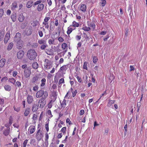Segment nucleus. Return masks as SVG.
<instances>
[{"mask_svg": "<svg viewBox=\"0 0 147 147\" xmlns=\"http://www.w3.org/2000/svg\"><path fill=\"white\" fill-rule=\"evenodd\" d=\"M89 26L92 28L93 29H94L95 28V24L94 23H91L89 24Z\"/></svg>", "mask_w": 147, "mask_h": 147, "instance_id": "58836bf2", "label": "nucleus"}, {"mask_svg": "<svg viewBox=\"0 0 147 147\" xmlns=\"http://www.w3.org/2000/svg\"><path fill=\"white\" fill-rule=\"evenodd\" d=\"M67 47V44L65 43H63L61 45L62 48L63 49H65Z\"/></svg>", "mask_w": 147, "mask_h": 147, "instance_id": "79ce46f5", "label": "nucleus"}, {"mask_svg": "<svg viewBox=\"0 0 147 147\" xmlns=\"http://www.w3.org/2000/svg\"><path fill=\"white\" fill-rule=\"evenodd\" d=\"M4 88L6 90L8 91H9L11 89V86L8 85H5L4 86Z\"/></svg>", "mask_w": 147, "mask_h": 147, "instance_id": "bb28decb", "label": "nucleus"}, {"mask_svg": "<svg viewBox=\"0 0 147 147\" xmlns=\"http://www.w3.org/2000/svg\"><path fill=\"white\" fill-rule=\"evenodd\" d=\"M13 46V44L12 42H11L9 43V44L8 47H7V49L9 51V50H11L12 49Z\"/></svg>", "mask_w": 147, "mask_h": 147, "instance_id": "c756f323", "label": "nucleus"}, {"mask_svg": "<svg viewBox=\"0 0 147 147\" xmlns=\"http://www.w3.org/2000/svg\"><path fill=\"white\" fill-rule=\"evenodd\" d=\"M4 35V33L3 32H0V41L3 39Z\"/></svg>", "mask_w": 147, "mask_h": 147, "instance_id": "473e14b6", "label": "nucleus"}, {"mask_svg": "<svg viewBox=\"0 0 147 147\" xmlns=\"http://www.w3.org/2000/svg\"><path fill=\"white\" fill-rule=\"evenodd\" d=\"M35 130V127L34 125H31L29 128L28 131L30 134H33Z\"/></svg>", "mask_w": 147, "mask_h": 147, "instance_id": "f8f14e48", "label": "nucleus"}, {"mask_svg": "<svg viewBox=\"0 0 147 147\" xmlns=\"http://www.w3.org/2000/svg\"><path fill=\"white\" fill-rule=\"evenodd\" d=\"M42 2V1H41L38 0V1L35 2L34 3V5H38V4L39 5V4H40V3H41Z\"/></svg>", "mask_w": 147, "mask_h": 147, "instance_id": "6e6d98bb", "label": "nucleus"}, {"mask_svg": "<svg viewBox=\"0 0 147 147\" xmlns=\"http://www.w3.org/2000/svg\"><path fill=\"white\" fill-rule=\"evenodd\" d=\"M88 64V63L86 62H85L84 63V64L83 65V68L84 69L87 70L88 69V68L87 67V65Z\"/></svg>", "mask_w": 147, "mask_h": 147, "instance_id": "e433bc0d", "label": "nucleus"}, {"mask_svg": "<svg viewBox=\"0 0 147 147\" xmlns=\"http://www.w3.org/2000/svg\"><path fill=\"white\" fill-rule=\"evenodd\" d=\"M46 79L45 78H43L41 80V84L40 86L41 87L44 86L46 83Z\"/></svg>", "mask_w": 147, "mask_h": 147, "instance_id": "4be33fe9", "label": "nucleus"}, {"mask_svg": "<svg viewBox=\"0 0 147 147\" xmlns=\"http://www.w3.org/2000/svg\"><path fill=\"white\" fill-rule=\"evenodd\" d=\"M64 83V80L63 78H62L61 79L59 82V84H60L62 83Z\"/></svg>", "mask_w": 147, "mask_h": 147, "instance_id": "603ef678", "label": "nucleus"}, {"mask_svg": "<svg viewBox=\"0 0 147 147\" xmlns=\"http://www.w3.org/2000/svg\"><path fill=\"white\" fill-rule=\"evenodd\" d=\"M6 60L5 59H2L0 60V67H2L5 63Z\"/></svg>", "mask_w": 147, "mask_h": 147, "instance_id": "aec40b11", "label": "nucleus"}, {"mask_svg": "<svg viewBox=\"0 0 147 147\" xmlns=\"http://www.w3.org/2000/svg\"><path fill=\"white\" fill-rule=\"evenodd\" d=\"M14 109L15 111L17 112H19L20 110V107H14Z\"/></svg>", "mask_w": 147, "mask_h": 147, "instance_id": "680f3d73", "label": "nucleus"}, {"mask_svg": "<svg viewBox=\"0 0 147 147\" xmlns=\"http://www.w3.org/2000/svg\"><path fill=\"white\" fill-rule=\"evenodd\" d=\"M115 102V100H110L109 101L108 103L107 104L108 107H110L111 105L114 104Z\"/></svg>", "mask_w": 147, "mask_h": 147, "instance_id": "72a5a7b5", "label": "nucleus"}, {"mask_svg": "<svg viewBox=\"0 0 147 147\" xmlns=\"http://www.w3.org/2000/svg\"><path fill=\"white\" fill-rule=\"evenodd\" d=\"M33 101V98L32 96L30 95H28L27 98V101L28 102L29 104H30Z\"/></svg>", "mask_w": 147, "mask_h": 147, "instance_id": "2eb2a0df", "label": "nucleus"}, {"mask_svg": "<svg viewBox=\"0 0 147 147\" xmlns=\"http://www.w3.org/2000/svg\"><path fill=\"white\" fill-rule=\"evenodd\" d=\"M68 68L67 65H63L60 67V70L63 71H66V70Z\"/></svg>", "mask_w": 147, "mask_h": 147, "instance_id": "5701e85b", "label": "nucleus"}, {"mask_svg": "<svg viewBox=\"0 0 147 147\" xmlns=\"http://www.w3.org/2000/svg\"><path fill=\"white\" fill-rule=\"evenodd\" d=\"M10 36V34L9 32H7L5 36L4 42L5 44H6L9 40Z\"/></svg>", "mask_w": 147, "mask_h": 147, "instance_id": "9b49d317", "label": "nucleus"}, {"mask_svg": "<svg viewBox=\"0 0 147 147\" xmlns=\"http://www.w3.org/2000/svg\"><path fill=\"white\" fill-rule=\"evenodd\" d=\"M66 101L65 100H63V101L62 103L61 104V106L62 107H65L66 105Z\"/></svg>", "mask_w": 147, "mask_h": 147, "instance_id": "ea45409f", "label": "nucleus"}, {"mask_svg": "<svg viewBox=\"0 0 147 147\" xmlns=\"http://www.w3.org/2000/svg\"><path fill=\"white\" fill-rule=\"evenodd\" d=\"M58 40H59V41L60 42H63V41L64 40L63 38L61 37H59L58 38Z\"/></svg>", "mask_w": 147, "mask_h": 147, "instance_id": "052dcab7", "label": "nucleus"}, {"mask_svg": "<svg viewBox=\"0 0 147 147\" xmlns=\"http://www.w3.org/2000/svg\"><path fill=\"white\" fill-rule=\"evenodd\" d=\"M49 136L48 135V134L47 133L46 134V135H45V141H46L47 142V143H48V140L49 139Z\"/></svg>", "mask_w": 147, "mask_h": 147, "instance_id": "13d9d810", "label": "nucleus"}, {"mask_svg": "<svg viewBox=\"0 0 147 147\" xmlns=\"http://www.w3.org/2000/svg\"><path fill=\"white\" fill-rule=\"evenodd\" d=\"M71 26H72L73 28H75L76 27H78L79 26V24L76 22L75 21H74L72 23V24L71 25Z\"/></svg>", "mask_w": 147, "mask_h": 147, "instance_id": "412c9836", "label": "nucleus"}, {"mask_svg": "<svg viewBox=\"0 0 147 147\" xmlns=\"http://www.w3.org/2000/svg\"><path fill=\"white\" fill-rule=\"evenodd\" d=\"M76 78H77V80L79 82H81L82 80V79L80 77H79V76H77Z\"/></svg>", "mask_w": 147, "mask_h": 147, "instance_id": "338daca9", "label": "nucleus"}, {"mask_svg": "<svg viewBox=\"0 0 147 147\" xmlns=\"http://www.w3.org/2000/svg\"><path fill=\"white\" fill-rule=\"evenodd\" d=\"M4 100L3 99H0V105L3 106L4 104Z\"/></svg>", "mask_w": 147, "mask_h": 147, "instance_id": "69168bd1", "label": "nucleus"}, {"mask_svg": "<svg viewBox=\"0 0 147 147\" xmlns=\"http://www.w3.org/2000/svg\"><path fill=\"white\" fill-rule=\"evenodd\" d=\"M46 98H41L38 102V106L40 108H43L45 105L46 102L45 101Z\"/></svg>", "mask_w": 147, "mask_h": 147, "instance_id": "20e7f679", "label": "nucleus"}, {"mask_svg": "<svg viewBox=\"0 0 147 147\" xmlns=\"http://www.w3.org/2000/svg\"><path fill=\"white\" fill-rule=\"evenodd\" d=\"M47 113L50 117H52L53 115H52L51 112L50 110H49L48 111Z\"/></svg>", "mask_w": 147, "mask_h": 147, "instance_id": "e2e57ef3", "label": "nucleus"}, {"mask_svg": "<svg viewBox=\"0 0 147 147\" xmlns=\"http://www.w3.org/2000/svg\"><path fill=\"white\" fill-rule=\"evenodd\" d=\"M17 7V2L16 1L13 3L11 5V9L12 10H14Z\"/></svg>", "mask_w": 147, "mask_h": 147, "instance_id": "a211bd4d", "label": "nucleus"}, {"mask_svg": "<svg viewBox=\"0 0 147 147\" xmlns=\"http://www.w3.org/2000/svg\"><path fill=\"white\" fill-rule=\"evenodd\" d=\"M38 66V63L37 62H34L32 64V67L34 69H37Z\"/></svg>", "mask_w": 147, "mask_h": 147, "instance_id": "2f4dec72", "label": "nucleus"}, {"mask_svg": "<svg viewBox=\"0 0 147 147\" xmlns=\"http://www.w3.org/2000/svg\"><path fill=\"white\" fill-rule=\"evenodd\" d=\"M28 140L27 139L25 140L23 143V147H26L28 143Z\"/></svg>", "mask_w": 147, "mask_h": 147, "instance_id": "37998d69", "label": "nucleus"}, {"mask_svg": "<svg viewBox=\"0 0 147 147\" xmlns=\"http://www.w3.org/2000/svg\"><path fill=\"white\" fill-rule=\"evenodd\" d=\"M53 101L52 100H51L48 105V107L49 108H51L52 107V103Z\"/></svg>", "mask_w": 147, "mask_h": 147, "instance_id": "864d4df0", "label": "nucleus"}, {"mask_svg": "<svg viewBox=\"0 0 147 147\" xmlns=\"http://www.w3.org/2000/svg\"><path fill=\"white\" fill-rule=\"evenodd\" d=\"M43 24L45 25V28L48 29L49 27V26L48 25V23H46L45 22H43L42 23Z\"/></svg>", "mask_w": 147, "mask_h": 147, "instance_id": "8fccbe9b", "label": "nucleus"}, {"mask_svg": "<svg viewBox=\"0 0 147 147\" xmlns=\"http://www.w3.org/2000/svg\"><path fill=\"white\" fill-rule=\"evenodd\" d=\"M16 14H12L11 16V18L13 22H15L16 20Z\"/></svg>", "mask_w": 147, "mask_h": 147, "instance_id": "c85d7f7f", "label": "nucleus"}, {"mask_svg": "<svg viewBox=\"0 0 147 147\" xmlns=\"http://www.w3.org/2000/svg\"><path fill=\"white\" fill-rule=\"evenodd\" d=\"M15 85L16 86H17L19 87L21 86V84L20 82L17 81L16 82V84H15Z\"/></svg>", "mask_w": 147, "mask_h": 147, "instance_id": "a19ab883", "label": "nucleus"}, {"mask_svg": "<svg viewBox=\"0 0 147 147\" xmlns=\"http://www.w3.org/2000/svg\"><path fill=\"white\" fill-rule=\"evenodd\" d=\"M40 80L39 76L38 75H35L32 78L31 81L32 83H34L39 82Z\"/></svg>", "mask_w": 147, "mask_h": 147, "instance_id": "6e6552de", "label": "nucleus"}, {"mask_svg": "<svg viewBox=\"0 0 147 147\" xmlns=\"http://www.w3.org/2000/svg\"><path fill=\"white\" fill-rule=\"evenodd\" d=\"M80 9L82 12H85L86 10V5L85 4H82L80 7Z\"/></svg>", "mask_w": 147, "mask_h": 147, "instance_id": "f3484780", "label": "nucleus"}, {"mask_svg": "<svg viewBox=\"0 0 147 147\" xmlns=\"http://www.w3.org/2000/svg\"><path fill=\"white\" fill-rule=\"evenodd\" d=\"M44 69L45 70L50 69L51 67V64L50 61L47 59H45L44 65Z\"/></svg>", "mask_w": 147, "mask_h": 147, "instance_id": "7ed1b4c3", "label": "nucleus"}, {"mask_svg": "<svg viewBox=\"0 0 147 147\" xmlns=\"http://www.w3.org/2000/svg\"><path fill=\"white\" fill-rule=\"evenodd\" d=\"M82 29L83 30L85 31H89L90 29V27L86 26L83 27Z\"/></svg>", "mask_w": 147, "mask_h": 147, "instance_id": "4c0bfd02", "label": "nucleus"}, {"mask_svg": "<svg viewBox=\"0 0 147 147\" xmlns=\"http://www.w3.org/2000/svg\"><path fill=\"white\" fill-rule=\"evenodd\" d=\"M30 111V109L29 108H27L26 109L24 113V116H27L29 114Z\"/></svg>", "mask_w": 147, "mask_h": 147, "instance_id": "a878e982", "label": "nucleus"}, {"mask_svg": "<svg viewBox=\"0 0 147 147\" xmlns=\"http://www.w3.org/2000/svg\"><path fill=\"white\" fill-rule=\"evenodd\" d=\"M98 59L96 57H94L93 58V61L94 63H95L97 61Z\"/></svg>", "mask_w": 147, "mask_h": 147, "instance_id": "4d7b16f0", "label": "nucleus"}, {"mask_svg": "<svg viewBox=\"0 0 147 147\" xmlns=\"http://www.w3.org/2000/svg\"><path fill=\"white\" fill-rule=\"evenodd\" d=\"M38 43L40 45H43L45 44L46 43V41L43 39H39L38 41Z\"/></svg>", "mask_w": 147, "mask_h": 147, "instance_id": "393cba45", "label": "nucleus"}, {"mask_svg": "<svg viewBox=\"0 0 147 147\" xmlns=\"http://www.w3.org/2000/svg\"><path fill=\"white\" fill-rule=\"evenodd\" d=\"M52 50H50V51H47L46 52V53L49 55H51L53 54V52L52 51Z\"/></svg>", "mask_w": 147, "mask_h": 147, "instance_id": "774afa93", "label": "nucleus"}, {"mask_svg": "<svg viewBox=\"0 0 147 147\" xmlns=\"http://www.w3.org/2000/svg\"><path fill=\"white\" fill-rule=\"evenodd\" d=\"M37 54L34 50L31 49L28 51L27 53L28 58L30 60L34 59L36 56Z\"/></svg>", "mask_w": 147, "mask_h": 147, "instance_id": "f257e3e1", "label": "nucleus"}, {"mask_svg": "<svg viewBox=\"0 0 147 147\" xmlns=\"http://www.w3.org/2000/svg\"><path fill=\"white\" fill-rule=\"evenodd\" d=\"M38 88V87L37 85H36L35 86L33 87V90L34 91H37Z\"/></svg>", "mask_w": 147, "mask_h": 147, "instance_id": "bf43d9fd", "label": "nucleus"}, {"mask_svg": "<svg viewBox=\"0 0 147 147\" xmlns=\"http://www.w3.org/2000/svg\"><path fill=\"white\" fill-rule=\"evenodd\" d=\"M37 115L35 114H33L32 117V119H33V120L34 121L36 120L37 119Z\"/></svg>", "mask_w": 147, "mask_h": 147, "instance_id": "49530a36", "label": "nucleus"}, {"mask_svg": "<svg viewBox=\"0 0 147 147\" xmlns=\"http://www.w3.org/2000/svg\"><path fill=\"white\" fill-rule=\"evenodd\" d=\"M9 81L13 84H15L16 81L15 79L13 78H10L9 79Z\"/></svg>", "mask_w": 147, "mask_h": 147, "instance_id": "cd10ccee", "label": "nucleus"}, {"mask_svg": "<svg viewBox=\"0 0 147 147\" xmlns=\"http://www.w3.org/2000/svg\"><path fill=\"white\" fill-rule=\"evenodd\" d=\"M43 95L42 98H47L48 96V93L46 91H44L43 90H40L37 92L36 96V98L41 97Z\"/></svg>", "mask_w": 147, "mask_h": 147, "instance_id": "f03ea898", "label": "nucleus"}, {"mask_svg": "<svg viewBox=\"0 0 147 147\" xmlns=\"http://www.w3.org/2000/svg\"><path fill=\"white\" fill-rule=\"evenodd\" d=\"M17 42V47L18 49H21L22 47L23 44V41L21 40L17 41L16 42Z\"/></svg>", "mask_w": 147, "mask_h": 147, "instance_id": "0eeeda50", "label": "nucleus"}, {"mask_svg": "<svg viewBox=\"0 0 147 147\" xmlns=\"http://www.w3.org/2000/svg\"><path fill=\"white\" fill-rule=\"evenodd\" d=\"M24 51L22 50H19L17 53V57L19 59H21L24 56Z\"/></svg>", "mask_w": 147, "mask_h": 147, "instance_id": "423d86ee", "label": "nucleus"}, {"mask_svg": "<svg viewBox=\"0 0 147 147\" xmlns=\"http://www.w3.org/2000/svg\"><path fill=\"white\" fill-rule=\"evenodd\" d=\"M32 47L33 48H36L38 46L37 43L36 42L33 43L31 45Z\"/></svg>", "mask_w": 147, "mask_h": 147, "instance_id": "c03bdc74", "label": "nucleus"}, {"mask_svg": "<svg viewBox=\"0 0 147 147\" xmlns=\"http://www.w3.org/2000/svg\"><path fill=\"white\" fill-rule=\"evenodd\" d=\"M32 28L31 27L27 29L25 31V33L26 35H29L32 34Z\"/></svg>", "mask_w": 147, "mask_h": 147, "instance_id": "4468645a", "label": "nucleus"}, {"mask_svg": "<svg viewBox=\"0 0 147 147\" xmlns=\"http://www.w3.org/2000/svg\"><path fill=\"white\" fill-rule=\"evenodd\" d=\"M75 28H73L72 26H71V25L68 27L67 28V34L69 35L70 34L72 31L75 29Z\"/></svg>", "mask_w": 147, "mask_h": 147, "instance_id": "dca6fc26", "label": "nucleus"}, {"mask_svg": "<svg viewBox=\"0 0 147 147\" xmlns=\"http://www.w3.org/2000/svg\"><path fill=\"white\" fill-rule=\"evenodd\" d=\"M33 3V2L31 1H28L26 4L27 7L28 8H30L32 5Z\"/></svg>", "mask_w": 147, "mask_h": 147, "instance_id": "b1692460", "label": "nucleus"}, {"mask_svg": "<svg viewBox=\"0 0 147 147\" xmlns=\"http://www.w3.org/2000/svg\"><path fill=\"white\" fill-rule=\"evenodd\" d=\"M9 133V130L8 129H6L3 131V134L5 136H8Z\"/></svg>", "mask_w": 147, "mask_h": 147, "instance_id": "7c9ffc66", "label": "nucleus"}, {"mask_svg": "<svg viewBox=\"0 0 147 147\" xmlns=\"http://www.w3.org/2000/svg\"><path fill=\"white\" fill-rule=\"evenodd\" d=\"M47 47V44L46 43L45 44L42 45L40 46V49L42 50H44L45 48Z\"/></svg>", "mask_w": 147, "mask_h": 147, "instance_id": "c9c22d12", "label": "nucleus"}, {"mask_svg": "<svg viewBox=\"0 0 147 147\" xmlns=\"http://www.w3.org/2000/svg\"><path fill=\"white\" fill-rule=\"evenodd\" d=\"M39 35L40 37H42L43 36V33L42 31H38Z\"/></svg>", "mask_w": 147, "mask_h": 147, "instance_id": "0e129e2a", "label": "nucleus"}, {"mask_svg": "<svg viewBox=\"0 0 147 147\" xmlns=\"http://www.w3.org/2000/svg\"><path fill=\"white\" fill-rule=\"evenodd\" d=\"M4 13V11L3 9H0V18L3 16Z\"/></svg>", "mask_w": 147, "mask_h": 147, "instance_id": "09e8293b", "label": "nucleus"}, {"mask_svg": "<svg viewBox=\"0 0 147 147\" xmlns=\"http://www.w3.org/2000/svg\"><path fill=\"white\" fill-rule=\"evenodd\" d=\"M54 40L53 39H49V43L50 45L53 44H54Z\"/></svg>", "mask_w": 147, "mask_h": 147, "instance_id": "3c124183", "label": "nucleus"}, {"mask_svg": "<svg viewBox=\"0 0 147 147\" xmlns=\"http://www.w3.org/2000/svg\"><path fill=\"white\" fill-rule=\"evenodd\" d=\"M24 18V17L23 14L21 13L19 15L18 20L20 22H22L23 21Z\"/></svg>", "mask_w": 147, "mask_h": 147, "instance_id": "6ab92c4d", "label": "nucleus"}, {"mask_svg": "<svg viewBox=\"0 0 147 147\" xmlns=\"http://www.w3.org/2000/svg\"><path fill=\"white\" fill-rule=\"evenodd\" d=\"M36 138L38 141L40 140L42 138L43 136L42 131L40 130V129H38L36 134Z\"/></svg>", "mask_w": 147, "mask_h": 147, "instance_id": "39448f33", "label": "nucleus"}, {"mask_svg": "<svg viewBox=\"0 0 147 147\" xmlns=\"http://www.w3.org/2000/svg\"><path fill=\"white\" fill-rule=\"evenodd\" d=\"M50 18L49 17H45L44 19V21L43 22L46 23H48V22L50 20Z\"/></svg>", "mask_w": 147, "mask_h": 147, "instance_id": "5fc2aeb1", "label": "nucleus"}, {"mask_svg": "<svg viewBox=\"0 0 147 147\" xmlns=\"http://www.w3.org/2000/svg\"><path fill=\"white\" fill-rule=\"evenodd\" d=\"M106 3V2L105 0H101V4L102 6H104Z\"/></svg>", "mask_w": 147, "mask_h": 147, "instance_id": "de8ad7c7", "label": "nucleus"}, {"mask_svg": "<svg viewBox=\"0 0 147 147\" xmlns=\"http://www.w3.org/2000/svg\"><path fill=\"white\" fill-rule=\"evenodd\" d=\"M38 109V107L35 105H34L32 106V110L33 112H35L37 111Z\"/></svg>", "mask_w": 147, "mask_h": 147, "instance_id": "f704fd0d", "label": "nucleus"}, {"mask_svg": "<svg viewBox=\"0 0 147 147\" xmlns=\"http://www.w3.org/2000/svg\"><path fill=\"white\" fill-rule=\"evenodd\" d=\"M21 35L19 32L17 33L15 36L14 38V41L15 42H17V41L21 40Z\"/></svg>", "mask_w": 147, "mask_h": 147, "instance_id": "9d476101", "label": "nucleus"}, {"mask_svg": "<svg viewBox=\"0 0 147 147\" xmlns=\"http://www.w3.org/2000/svg\"><path fill=\"white\" fill-rule=\"evenodd\" d=\"M8 79L7 78V77H3L1 80V82H5Z\"/></svg>", "mask_w": 147, "mask_h": 147, "instance_id": "a18cd8bd", "label": "nucleus"}, {"mask_svg": "<svg viewBox=\"0 0 147 147\" xmlns=\"http://www.w3.org/2000/svg\"><path fill=\"white\" fill-rule=\"evenodd\" d=\"M44 6L43 4L40 3L39 4L37 8L38 11L40 12L42 10L44 9Z\"/></svg>", "mask_w": 147, "mask_h": 147, "instance_id": "ddd939ff", "label": "nucleus"}, {"mask_svg": "<svg viewBox=\"0 0 147 147\" xmlns=\"http://www.w3.org/2000/svg\"><path fill=\"white\" fill-rule=\"evenodd\" d=\"M31 72L28 69H25L24 71V75L26 78L30 76Z\"/></svg>", "mask_w": 147, "mask_h": 147, "instance_id": "1a4fd4ad", "label": "nucleus"}]
</instances>
